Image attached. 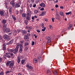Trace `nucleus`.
<instances>
[{
    "label": "nucleus",
    "mask_w": 75,
    "mask_h": 75,
    "mask_svg": "<svg viewBox=\"0 0 75 75\" xmlns=\"http://www.w3.org/2000/svg\"><path fill=\"white\" fill-rule=\"evenodd\" d=\"M14 62L13 61H9L7 62H6V66L8 67L9 66V68H11L13 66H14Z\"/></svg>",
    "instance_id": "1"
},
{
    "label": "nucleus",
    "mask_w": 75,
    "mask_h": 75,
    "mask_svg": "<svg viewBox=\"0 0 75 75\" xmlns=\"http://www.w3.org/2000/svg\"><path fill=\"white\" fill-rule=\"evenodd\" d=\"M18 49L17 48H15V49H12V50L9 49L8 50H7L9 52H13L14 54H16V53H17V52H18Z\"/></svg>",
    "instance_id": "2"
},
{
    "label": "nucleus",
    "mask_w": 75,
    "mask_h": 75,
    "mask_svg": "<svg viewBox=\"0 0 75 75\" xmlns=\"http://www.w3.org/2000/svg\"><path fill=\"white\" fill-rule=\"evenodd\" d=\"M21 44L20 45V47L19 48V52H20V53H21L22 52V51H23V42H24V41H20Z\"/></svg>",
    "instance_id": "3"
},
{
    "label": "nucleus",
    "mask_w": 75,
    "mask_h": 75,
    "mask_svg": "<svg viewBox=\"0 0 75 75\" xmlns=\"http://www.w3.org/2000/svg\"><path fill=\"white\" fill-rule=\"evenodd\" d=\"M9 45V43H5L4 44H3L2 46V49L3 50H6V45Z\"/></svg>",
    "instance_id": "4"
},
{
    "label": "nucleus",
    "mask_w": 75,
    "mask_h": 75,
    "mask_svg": "<svg viewBox=\"0 0 75 75\" xmlns=\"http://www.w3.org/2000/svg\"><path fill=\"white\" fill-rule=\"evenodd\" d=\"M46 40H47V42L48 43H50L51 42V38L50 37H46L45 38Z\"/></svg>",
    "instance_id": "5"
},
{
    "label": "nucleus",
    "mask_w": 75,
    "mask_h": 75,
    "mask_svg": "<svg viewBox=\"0 0 75 75\" xmlns=\"http://www.w3.org/2000/svg\"><path fill=\"white\" fill-rule=\"evenodd\" d=\"M4 11H0V15L1 16H4Z\"/></svg>",
    "instance_id": "6"
},
{
    "label": "nucleus",
    "mask_w": 75,
    "mask_h": 75,
    "mask_svg": "<svg viewBox=\"0 0 75 75\" xmlns=\"http://www.w3.org/2000/svg\"><path fill=\"white\" fill-rule=\"evenodd\" d=\"M13 9V7L12 6H10L8 8V10H9V13L10 14H11L12 13V9Z\"/></svg>",
    "instance_id": "7"
},
{
    "label": "nucleus",
    "mask_w": 75,
    "mask_h": 75,
    "mask_svg": "<svg viewBox=\"0 0 75 75\" xmlns=\"http://www.w3.org/2000/svg\"><path fill=\"white\" fill-rule=\"evenodd\" d=\"M10 4H11V6L12 7H14V6H15L14 1H12L10 2Z\"/></svg>",
    "instance_id": "8"
},
{
    "label": "nucleus",
    "mask_w": 75,
    "mask_h": 75,
    "mask_svg": "<svg viewBox=\"0 0 75 75\" xmlns=\"http://www.w3.org/2000/svg\"><path fill=\"white\" fill-rule=\"evenodd\" d=\"M22 58V56H19L18 57V64L20 63V62L21 61V59Z\"/></svg>",
    "instance_id": "9"
},
{
    "label": "nucleus",
    "mask_w": 75,
    "mask_h": 75,
    "mask_svg": "<svg viewBox=\"0 0 75 75\" xmlns=\"http://www.w3.org/2000/svg\"><path fill=\"white\" fill-rule=\"evenodd\" d=\"M25 28L26 29H27L28 30H31L32 29H33V27L31 26H29L28 27V26H26L25 27Z\"/></svg>",
    "instance_id": "10"
},
{
    "label": "nucleus",
    "mask_w": 75,
    "mask_h": 75,
    "mask_svg": "<svg viewBox=\"0 0 75 75\" xmlns=\"http://www.w3.org/2000/svg\"><path fill=\"white\" fill-rule=\"evenodd\" d=\"M26 67L27 68H29V69H31V70H32L33 69V67L31 66H30L28 64L26 65Z\"/></svg>",
    "instance_id": "11"
},
{
    "label": "nucleus",
    "mask_w": 75,
    "mask_h": 75,
    "mask_svg": "<svg viewBox=\"0 0 75 75\" xmlns=\"http://www.w3.org/2000/svg\"><path fill=\"white\" fill-rule=\"evenodd\" d=\"M8 35H5L3 36V38H4L5 40H7L8 39Z\"/></svg>",
    "instance_id": "12"
},
{
    "label": "nucleus",
    "mask_w": 75,
    "mask_h": 75,
    "mask_svg": "<svg viewBox=\"0 0 75 75\" xmlns=\"http://www.w3.org/2000/svg\"><path fill=\"white\" fill-rule=\"evenodd\" d=\"M61 16L59 15H56V18L57 20H60L61 19Z\"/></svg>",
    "instance_id": "13"
},
{
    "label": "nucleus",
    "mask_w": 75,
    "mask_h": 75,
    "mask_svg": "<svg viewBox=\"0 0 75 75\" xmlns=\"http://www.w3.org/2000/svg\"><path fill=\"white\" fill-rule=\"evenodd\" d=\"M5 31L6 33H9L10 31V30L9 28H7L5 29Z\"/></svg>",
    "instance_id": "14"
},
{
    "label": "nucleus",
    "mask_w": 75,
    "mask_h": 75,
    "mask_svg": "<svg viewBox=\"0 0 75 75\" xmlns=\"http://www.w3.org/2000/svg\"><path fill=\"white\" fill-rule=\"evenodd\" d=\"M40 6L42 7H44L45 6V5L43 3H42L40 4Z\"/></svg>",
    "instance_id": "15"
},
{
    "label": "nucleus",
    "mask_w": 75,
    "mask_h": 75,
    "mask_svg": "<svg viewBox=\"0 0 75 75\" xmlns=\"http://www.w3.org/2000/svg\"><path fill=\"white\" fill-rule=\"evenodd\" d=\"M6 22H7V20L6 19H3L2 20V24H6Z\"/></svg>",
    "instance_id": "16"
},
{
    "label": "nucleus",
    "mask_w": 75,
    "mask_h": 75,
    "mask_svg": "<svg viewBox=\"0 0 75 75\" xmlns=\"http://www.w3.org/2000/svg\"><path fill=\"white\" fill-rule=\"evenodd\" d=\"M47 75H51V71L50 69H48L47 71Z\"/></svg>",
    "instance_id": "17"
},
{
    "label": "nucleus",
    "mask_w": 75,
    "mask_h": 75,
    "mask_svg": "<svg viewBox=\"0 0 75 75\" xmlns=\"http://www.w3.org/2000/svg\"><path fill=\"white\" fill-rule=\"evenodd\" d=\"M13 34L14 35H16V34H17V30H15L13 31Z\"/></svg>",
    "instance_id": "18"
},
{
    "label": "nucleus",
    "mask_w": 75,
    "mask_h": 75,
    "mask_svg": "<svg viewBox=\"0 0 75 75\" xmlns=\"http://www.w3.org/2000/svg\"><path fill=\"white\" fill-rule=\"evenodd\" d=\"M60 16H62L64 18V17H65V16H64V13L62 11H61L59 13Z\"/></svg>",
    "instance_id": "19"
},
{
    "label": "nucleus",
    "mask_w": 75,
    "mask_h": 75,
    "mask_svg": "<svg viewBox=\"0 0 75 75\" xmlns=\"http://www.w3.org/2000/svg\"><path fill=\"white\" fill-rule=\"evenodd\" d=\"M15 7L16 8L17 7H20V4L18 3L16 4L15 5Z\"/></svg>",
    "instance_id": "20"
},
{
    "label": "nucleus",
    "mask_w": 75,
    "mask_h": 75,
    "mask_svg": "<svg viewBox=\"0 0 75 75\" xmlns=\"http://www.w3.org/2000/svg\"><path fill=\"white\" fill-rule=\"evenodd\" d=\"M22 33L23 34H27V31L25 30H22Z\"/></svg>",
    "instance_id": "21"
},
{
    "label": "nucleus",
    "mask_w": 75,
    "mask_h": 75,
    "mask_svg": "<svg viewBox=\"0 0 75 75\" xmlns=\"http://www.w3.org/2000/svg\"><path fill=\"white\" fill-rule=\"evenodd\" d=\"M12 18L13 19L14 21H16V17H15V16L12 15Z\"/></svg>",
    "instance_id": "22"
},
{
    "label": "nucleus",
    "mask_w": 75,
    "mask_h": 75,
    "mask_svg": "<svg viewBox=\"0 0 75 75\" xmlns=\"http://www.w3.org/2000/svg\"><path fill=\"white\" fill-rule=\"evenodd\" d=\"M3 26L4 27V30H5V28H6V27L7 26V24H4L3 25Z\"/></svg>",
    "instance_id": "23"
},
{
    "label": "nucleus",
    "mask_w": 75,
    "mask_h": 75,
    "mask_svg": "<svg viewBox=\"0 0 75 75\" xmlns=\"http://www.w3.org/2000/svg\"><path fill=\"white\" fill-rule=\"evenodd\" d=\"M31 18L29 16H26V19L27 20H30Z\"/></svg>",
    "instance_id": "24"
},
{
    "label": "nucleus",
    "mask_w": 75,
    "mask_h": 75,
    "mask_svg": "<svg viewBox=\"0 0 75 75\" xmlns=\"http://www.w3.org/2000/svg\"><path fill=\"white\" fill-rule=\"evenodd\" d=\"M26 16H27L26 13H23L22 15V17H26Z\"/></svg>",
    "instance_id": "25"
},
{
    "label": "nucleus",
    "mask_w": 75,
    "mask_h": 75,
    "mask_svg": "<svg viewBox=\"0 0 75 75\" xmlns=\"http://www.w3.org/2000/svg\"><path fill=\"white\" fill-rule=\"evenodd\" d=\"M24 39H25V41H26L28 39V37L27 36H25L24 37Z\"/></svg>",
    "instance_id": "26"
},
{
    "label": "nucleus",
    "mask_w": 75,
    "mask_h": 75,
    "mask_svg": "<svg viewBox=\"0 0 75 75\" xmlns=\"http://www.w3.org/2000/svg\"><path fill=\"white\" fill-rule=\"evenodd\" d=\"M65 14L67 15H69V14H72V12L71 11L68 13H66Z\"/></svg>",
    "instance_id": "27"
},
{
    "label": "nucleus",
    "mask_w": 75,
    "mask_h": 75,
    "mask_svg": "<svg viewBox=\"0 0 75 75\" xmlns=\"http://www.w3.org/2000/svg\"><path fill=\"white\" fill-rule=\"evenodd\" d=\"M72 25L71 24H70L69 25V26L68 28V29H70V28H72Z\"/></svg>",
    "instance_id": "28"
},
{
    "label": "nucleus",
    "mask_w": 75,
    "mask_h": 75,
    "mask_svg": "<svg viewBox=\"0 0 75 75\" xmlns=\"http://www.w3.org/2000/svg\"><path fill=\"white\" fill-rule=\"evenodd\" d=\"M14 41V40L13 39L11 40L9 43V44H12V43Z\"/></svg>",
    "instance_id": "29"
},
{
    "label": "nucleus",
    "mask_w": 75,
    "mask_h": 75,
    "mask_svg": "<svg viewBox=\"0 0 75 75\" xmlns=\"http://www.w3.org/2000/svg\"><path fill=\"white\" fill-rule=\"evenodd\" d=\"M19 44H19V43H17L16 46V48H18H18H19Z\"/></svg>",
    "instance_id": "30"
},
{
    "label": "nucleus",
    "mask_w": 75,
    "mask_h": 75,
    "mask_svg": "<svg viewBox=\"0 0 75 75\" xmlns=\"http://www.w3.org/2000/svg\"><path fill=\"white\" fill-rule=\"evenodd\" d=\"M53 74L54 75H58V74L57 73V71L56 70H54V72L53 73Z\"/></svg>",
    "instance_id": "31"
},
{
    "label": "nucleus",
    "mask_w": 75,
    "mask_h": 75,
    "mask_svg": "<svg viewBox=\"0 0 75 75\" xmlns=\"http://www.w3.org/2000/svg\"><path fill=\"white\" fill-rule=\"evenodd\" d=\"M24 62H25V60H22L21 61V64H24Z\"/></svg>",
    "instance_id": "32"
},
{
    "label": "nucleus",
    "mask_w": 75,
    "mask_h": 75,
    "mask_svg": "<svg viewBox=\"0 0 75 75\" xmlns=\"http://www.w3.org/2000/svg\"><path fill=\"white\" fill-rule=\"evenodd\" d=\"M0 75H4V71H1L0 72Z\"/></svg>",
    "instance_id": "33"
},
{
    "label": "nucleus",
    "mask_w": 75,
    "mask_h": 75,
    "mask_svg": "<svg viewBox=\"0 0 75 75\" xmlns=\"http://www.w3.org/2000/svg\"><path fill=\"white\" fill-rule=\"evenodd\" d=\"M37 62V59H33V62L34 63H36Z\"/></svg>",
    "instance_id": "34"
},
{
    "label": "nucleus",
    "mask_w": 75,
    "mask_h": 75,
    "mask_svg": "<svg viewBox=\"0 0 75 75\" xmlns=\"http://www.w3.org/2000/svg\"><path fill=\"white\" fill-rule=\"evenodd\" d=\"M28 20H26L25 21V24H28Z\"/></svg>",
    "instance_id": "35"
},
{
    "label": "nucleus",
    "mask_w": 75,
    "mask_h": 75,
    "mask_svg": "<svg viewBox=\"0 0 75 75\" xmlns=\"http://www.w3.org/2000/svg\"><path fill=\"white\" fill-rule=\"evenodd\" d=\"M34 13H35V14H37V13H38V11L37 10H35L34 12Z\"/></svg>",
    "instance_id": "36"
},
{
    "label": "nucleus",
    "mask_w": 75,
    "mask_h": 75,
    "mask_svg": "<svg viewBox=\"0 0 75 75\" xmlns=\"http://www.w3.org/2000/svg\"><path fill=\"white\" fill-rule=\"evenodd\" d=\"M3 61V58L0 57V62H1Z\"/></svg>",
    "instance_id": "37"
},
{
    "label": "nucleus",
    "mask_w": 75,
    "mask_h": 75,
    "mask_svg": "<svg viewBox=\"0 0 75 75\" xmlns=\"http://www.w3.org/2000/svg\"><path fill=\"white\" fill-rule=\"evenodd\" d=\"M45 29H46V28L45 27L43 29H42V31H45Z\"/></svg>",
    "instance_id": "38"
},
{
    "label": "nucleus",
    "mask_w": 75,
    "mask_h": 75,
    "mask_svg": "<svg viewBox=\"0 0 75 75\" xmlns=\"http://www.w3.org/2000/svg\"><path fill=\"white\" fill-rule=\"evenodd\" d=\"M28 44H29L28 43L26 42L25 43V46H26L27 45H28Z\"/></svg>",
    "instance_id": "39"
},
{
    "label": "nucleus",
    "mask_w": 75,
    "mask_h": 75,
    "mask_svg": "<svg viewBox=\"0 0 75 75\" xmlns=\"http://www.w3.org/2000/svg\"><path fill=\"white\" fill-rule=\"evenodd\" d=\"M38 59L39 60H41V57L40 56H38Z\"/></svg>",
    "instance_id": "40"
},
{
    "label": "nucleus",
    "mask_w": 75,
    "mask_h": 75,
    "mask_svg": "<svg viewBox=\"0 0 75 75\" xmlns=\"http://www.w3.org/2000/svg\"><path fill=\"white\" fill-rule=\"evenodd\" d=\"M28 13H29V14H31V11H30L29 10L28 11Z\"/></svg>",
    "instance_id": "41"
},
{
    "label": "nucleus",
    "mask_w": 75,
    "mask_h": 75,
    "mask_svg": "<svg viewBox=\"0 0 75 75\" xmlns=\"http://www.w3.org/2000/svg\"><path fill=\"white\" fill-rule=\"evenodd\" d=\"M44 10V8H42L40 9V10H41V11H43Z\"/></svg>",
    "instance_id": "42"
},
{
    "label": "nucleus",
    "mask_w": 75,
    "mask_h": 75,
    "mask_svg": "<svg viewBox=\"0 0 75 75\" xmlns=\"http://www.w3.org/2000/svg\"><path fill=\"white\" fill-rule=\"evenodd\" d=\"M16 14H17H17H18V11H16Z\"/></svg>",
    "instance_id": "43"
},
{
    "label": "nucleus",
    "mask_w": 75,
    "mask_h": 75,
    "mask_svg": "<svg viewBox=\"0 0 75 75\" xmlns=\"http://www.w3.org/2000/svg\"><path fill=\"white\" fill-rule=\"evenodd\" d=\"M44 20L45 21H48V20H47V19L45 18L44 19Z\"/></svg>",
    "instance_id": "44"
},
{
    "label": "nucleus",
    "mask_w": 75,
    "mask_h": 75,
    "mask_svg": "<svg viewBox=\"0 0 75 75\" xmlns=\"http://www.w3.org/2000/svg\"><path fill=\"white\" fill-rule=\"evenodd\" d=\"M42 14L43 15V16H44V14H45V12H42Z\"/></svg>",
    "instance_id": "45"
},
{
    "label": "nucleus",
    "mask_w": 75,
    "mask_h": 75,
    "mask_svg": "<svg viewBox=\"0 0 75 75\" xmlns=\"http://www.w3.org/2000/svg\"><path fill=\"white\" fill-rule=\"evenodd\" d=\"M32 45H34V42L33 41L32 44Z\"/></svg>",
    "instance_id": "46"
},
{
    "label": "nucleus",
    "mask_w": 75,
    "mask_h": 75,
    "mask_svg": "<svg viewBox=\"0 0 75 75\" xmlns=\"http://www.w3.org/2000/svg\"><path fill=\"white\" fill-rule=\"evenodd\" d=\"M23 10H20V13H21V14L22 13H23Z\"/></svg>",
    "instance_id": "47"
},
{
    "label": "nucleus",
    "mask_w": 75,
    "mask_h": 75,
    "mask_svg": "<svg viewBox=\"0 0 75 75\" xmlns=\"http://www.w3.org/2000/svg\"><path fill=\"white\" fill-rule=\"evenodd\" d=\"M49 27L50 28V29H51H51H52V26H51V25H49Z\"/></svg>",
    "instance_id": "48"
},
{
    "label": "nucleus",
    "mask_w": 75,
    "mask_h": 75,
    "mask_svg": "<svg viewBox=\"0 0 75 75\" xmlns=\"http://www.w3.org/2000/svg\"><path fill=\"white\" fill-rule=\"evenodd\" d=\"M54 18H52V22H54Z\"/></svg>",
    "instance_id": "49"
},
{
    "label": "nucleus",
    "mask_w": 75,
    "mask_h": 75,
    "mask_svg": "<svg viewBox=\"0 0 75 75\" xmlns=\"http://www.w3.org/2000/svg\"><path fill=\"white\" fill-rule=\"evenodd\" d=\"M33 7H36V4H35L34 5H33Z\"/></svg>",
    "instance_id": "50"
},
{
    "label": "nucleus",
    "mask_w": 75,
    "mask_h": 75,
    "mask_svg": "<svg viewBox=\"0 0 75 75\" xmlns=\"http://www.w3.org/2000/svg\"><path fill=\"white\" fill-rule=\"evenodd\" d=\"M29 6L30 7H31L33 6V4H30Z\"/></svg>",
    "instance_id": "51"
},
{
    "label": "nucleus",
    "mask_w": 75,
    "mask_h": 75,
    "mask_svg": "<svg viewBox=\"0 0 75 75\" xmlns=\"http://www.w3.org/2000/svg\"><path fill=\"white\" fill-rule=\"evenodd\" d=\"M27 35H28V36H30V34L29 33H27Z\"/></svg>",
    "instance_id": "52"
},
{
    "label": "nucleus",
    "mask_w": 75,
    "mask_h": 75,
    "mask_svg": "<svg viewBox=\"0 0 75 75\" xmlns=\"http://www.w3.org/2000/svg\"><path fill=\"white\" fill-rule=\"evenodd\" d=\"M55 7H56V8H58V5H56Z\"/></svg>",
    "instance_id": "53"
},
{
    "label": "nucleus",
    "mask_w": 75,
    "mask_h": 75,
    "mask_svg": "<svg viewBox=\"0 0 75 75\" xmlns=\"http://www.w3.org/2000/svg\"><path fill=\"white\" fill-rule=\"evenodd\" d=\"M37 32H38V33H40V30H39L38 29L37 30Z\"/></svg>",
    "instance_id": "54"
},
{
    "label": "nucleus",
    "mask_w": 75,
    "mask_h": 75,
    "mask_svg": "<svg viewBox=\"0 0 75 75\" xmlns=\"http://www.w3.org/2000/svg\"><path fill=\"white\" fill-rule=\"evenodd\" d=\"M25 50H26V51H27V50H28V48L27 47H26L25 48Z\"/></svg>",
    "instance_id": "55"
},
{
    "label": "nucleus",
    "mask_w": 75,
    "mask_h": 75,
    "mask_svg": "<svg viewBox=\"0 0 75 75\" xmlns=\"http://www.w3.org/2000/svg\"><path fill=\"white\" fill-rule=\"evenodd\" d=\"M39 16H43V15H42V13H41V14H40L39 15Z\"/></svg>",
    "instance_id": "56"
},
{
    "label": "nucleus",
    "mask_w": 75,
    "mask_h": 75,
    "mask_svg": "<svg viewBox=\"0 0 75 75\" xmlns=\"http://www.w3.org/2000/svg\"><path fill=\"white\" fill-rule=\"evenodd\" d=\"M31 1L32 3H34V0H31Z\"/></svg>",
    "instance_id": "57"
},
{
    "label": "nucleus",
    "mask_w": 75,
    "mask_h": 75,
    "mask_svg": "<svg viewBox=\"0 0 75 75\" xmlns=\"http://www.w3.org/2000/svg\"><path fill=\"white\" fill-rule=\"evenodd\" d=\"M34 36H35V38H37V35H34Z\"/></svg>",
    "instance_id": "58"
},
{
    "label": "nucleus",
    "mask_w": 75,
    "mask_h": 75,
    "mask_svg": "<svg viewBox=\"0 0 75 75\" xmlns=\"http://www.w3.org/2000/svg\"><path fill=\"white\" fill-rule=\"evenodd\" d=\"M60 8L63 9V8H64V7L62 6H60Z\"/></svg>",
    "instance_id": "59"
},
{
    "label": "nucleus",
    "mask_w": 75,
    "mask_h": 75,
    "mask_svg": "<svg viewBox=\"0 0 75 75\" xmlns=\"http://www.w3.org/2000/svg\"><path fill=\"white\" fill-rule=\"evenodd\" d=\"M44 25L43 23H41V26H43Z\"/></svg>",
    "instance_id": "60"
},
{
    "label": "nucleus",
    "mask_w": 75,
    "mask_h": 75,
    "mask_svg": "<svg viewBox=\"0 0 75 75\" xmlns=\"http://www.w3.org/2000/svg\"><path fill=\"white\" fill-rule=\"evenodd\" d=\"M2 39V37L1 36H0V40H1Z\"/></svg>",
    "instance_id": "61"
},
{
    "label": "nucleus",
    "mask_w": 75,
    "mask_h": 75,
    "mask_svg": "<svg viewBox=\"0 0 75 75\" xmlns=\"http://www.w3.org/2000/svg\"><path fill=\"white\" fill-rule=\"evenodd\" d=\"M32 19L33 20L34 19V16H33L32 18Z\"/></svg>",
    "instance_id": "62"
},
{
    "label": "nucleus",
    "mask_w": 75,
    "mask_h": 75,
    "mask_svg": "<svg viewBox=\"0 0 75 75\" xmlns=\"http://www.w3.org/2000/svg\"><path fill=\"white\" fill-rule=\"evenodd\" d=\"M13 54H11V57H13Z\"/></svg>",
    "instance_id": "63"
},
{
    "label": "nucleus",
    "mask_w": 75,
    "mask_h": 75,
    "mask_svg": "<svg viewBox=\"0 0 75 75\" xmlns=\"http://www.w3.org/2000/svg\"><path fill=\"white\" fill-rule=\"evenodd\" d=\"M34 17H35V18H37V17H37V16H34Z\"/></svg>",
    "instance_id": "64"
}]
</instances>
